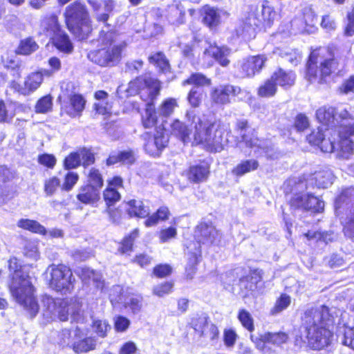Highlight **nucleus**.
Listing matches in <instances>:
<instances>
[{
  "label": "nucleus",
  "instance_id": "nucleus-7",
  "mask_svg": "<svg viewBox=\"0 0 354 354\" xmlns=\"http://www.w3.org/2000/svg\"><path fill=\"white\" fill-rule=\"evenodd\" d=\"M277 17V12L272 6L268 4V1L262 4L260 12L257 8H252L243 21V30L240 35L245 38L254 37L256 28L271 27Z\"/></svg>",
  "mask_w": 354,
  "mask_h": 354
},
{
  "label": "nucleus",
  "instance_id": "nucleus-62",
  "mask_svg": "<svg viewBox=\"0 0 354 354\" xmlns=\"http://www.w3.org/2000/svg\"><path fill=\"white\" fill-rule=\"evenodd\" d=\"M177 235L176 228L169 227L160 231L158 237L161 243H166L171 239H175Z\"/></svg>",
  "mask_w": 354,
  "mask_h": 354
},
{
  "label": "nucleus",
  "instance_id": "nucleus-63",
  "mask_svg": "<svg viewBox=\"0 0 354 354\" xmlns=\"http://www.w3.org/2000/svg\"><path fill=\"white\" fill-rule=\"evenodd\" d=\"M173 283L171 282H165L163 283L156 286L153 289V293L160 297L171 292Z\"/></svg>",
  "mask_w": 354,
  "mask_h": 354
},
{
  "label": "nucleus",
  "instance_id": "nucleus-64",
  "mask_svg": "<svg viewBox=\"0 0 354 354\" xmlns=\"http://www.w3.org/2000/svg\"><path fill=\"white\" fill-rule=\"evenodd\" d=\"M343 343L354 350V327L345 329Z\"/></svg>",
  "mask_w": 354,
  "mask_h": 354
},
{
  "label": "nucleus",
  "instance_id": "nucleus-44",
  "mask_svg": "<svg viewBox=\"0 0 354 354\" xmlns=\"http://www.w3.org/2000/svg\"><path fill=\"white\" fill-rule=\"evenodd\" d=\"M194 84L198 86H209L211 84V80L202 73H193L191 76L183 82V85Z\"/></svg>",
  "mask_w": 354,
  "mask_h": 354
},
{
  "label": "nucleus",
  "instance_id": "nucleus-24",
  "mask_svg": "<svg viewBox=\"0 0 354 354\" xmlns=\"http://www.w3.org/2000/svg\"><path fill=\"white\" fill-rule=\"evenodd\" d=\"M81 330L77 327L75 331V340L72 344V348L76 353H86L95 349L96 342L91 337L82 338Z\"/></svg>",
  "mask_w": 354,
  "mask_h": 354
},
{
  "label": "nucleus",
  "instance_id": "nucleus-39",
  "mask_svg": "<svg viewBox=\"0 0 354 354\" xmlns=\"http://www.w3.org/2000/svg\"><path fill=\"white\" fill-rule=\"evenodd\" d=\"M15 115V106L0 100V122H10Z\"/></svg>",
  "mask_w": 354,
  "mask_h": 354
},
{
  "label": "nucleus",
  "instance_id": "nucleus-21",
  "mask_svg": "<svg viewBox=\"0 0 354 354\" xmlns=\"http://www.w3.org/2000/svg\"><path fill=\"white\" fill-rule=\"evenodd\" d=\"M291 206L295 208L311 209L320 212L324 209V202L318 198L308 194H296L290 201Z\"/></svg>",
  "mask_w": 354,
  "mask_h": 354
},
{
  "label": "nucleus",
  "instance_id": "nucleus-4",
  "mask_svg": "<svg viewBox=\"0 0 354 354\" xmlns=\"http://www.w3.org/2000/svg\"><path fill=\"white\" fill-rule=\"evenodd\" d=\"M17 260L10 259L9 267L15 270L10 291L15 301L28 312L31 317H35L39 311V305L34 295V288L28 274L17 270Z\"/></svg>",
  "mask_w": 354,
  "mask_h": 354
},
{
  "label": "nucleus",
  "instance_id": "nucleus-55",
  "mask_svg": "<svg viewBox=\"0 0 354 354\" xmlns=\"http://www.w3.org/2000/svg\"><path fill=\"white\" fill-rule=\"evenodd\" d=\"M79 180V175L76 172L70 171L66 174L64 178V183L62 189L64 191L69 192L76 185Z\"/></svg>",
  "mask_w": 354,
  "mask_h": 354
},
{
  "label": "nucleus",
  "instance_id": "nucleus-37",
  "mask_svg": "<svg viewBox=\"0 0 354 354\" xmlns=\"http://www.w3.org/2000/svg\"><path fill=\"white\" fill-rule=\"evenodd\" d=\"M259 163L256 160H247L238 164L232 170V173L238 176L257 169Z\"/></svg>",
  "mask_w": 354,
  "mask_h": 354
},
{
  "label": "nucleus",
  "instance_id": "nucleus-17",
  "mask_svg": "<svg viewBox=\"0 0 354 354\" xmlns=\"http://www.w3.org/2000/svg\"><path fill=\"white\" fill-rule=\"evenodd\" d=\"M229 54L230 50L227 48L210 45L203 53V64L206 66H210L212 65L214 60H215L221 66H225L230 62L227 59Z\"/></svg>",
  "mask_w": 354,
  "mask_h": 354
},
{
  "label": "nucleus",
  "instance_id": "nucleus-58",
  "mask_svg": "<svg viewBox=\"0 0 354 354\" xmlns=\"http://www.w3.org/2000/svg\"><path fill=\"white\" fill-rule=\"evenodd\" d=\"M203 91L199 88H192L187 96L189 103L192 106L198 107L203 99Z\"/></svg>",
  "mask_w": 354,
  "mask_h": 354
},
{
  "label": "nucleus",
  "instance_id": "nucleus-34",
  "mask_svg": "<svg viewBox=\"0 0 354 354\" xmlns=\"http://www.w3.org/2000/svg\"><path fill=\"white\" fill-rule=\"evenodd\" d=\"M17 226L21 229L28 230L33 233L39 234H46L47 231L46 228L41 225L39 222L35 220L28 218H21L18 221Z\"/></svg>",
  "mask_w": 354,
  "mask_h": 354
},
{
  "label": "nucleus",
  "instance_id": "nucleus-16",
  "mask_svg": "<svg viewBox=\"0 0 354 354\" xmlns=\"http://www.w3.org/2000/svg\"><path fill=\"white\" fill-rule=\"evenodd\" d=\"M288 339V335L283 332H267L263 334H260L259 336H255L252 334L250 335V339L254 344L256 348L262 351L266 349L267 344L280 346L286 343Z\"/></svg>",
  "mask_w": 354,
  "mask_h": 354
},
{
  "label": "nucleus",
  "instance_id": "nucleus-54",
  "mask_svg": "<svg viewBox=\"0 0 354 354\" xmlns=\"http://www.w3.org/2000/svg\"><path fill=\"white\" fill-rule=\"evenodd\" d=\"M291 299L286 294H282L277 300L274 306L272 309V313L277 314L286 309L290 304Z\"/></svg>",
  "mask_w": 354,
  "mask_h": 354
},
{
  "label": "nucleus",
  "instance_id": "nucleus-6",
  "mask_svg": "<svg viewBox=\"0 0 354 354\" xmlns=\"http://www.w3.org/2000/svg\"><path fill=\"white\" fill-rule=\"evenodd\" d=\"M160 83L151 77H139L129 83L128 86H118L117 93L120 98L134 95L138 92L144 101L153 100L160 93Z\"/></svg>",
  "mask_w": 354,
  "mask_h": 354
},
{
  "label": "nucleus",
  "instance_id": "nucleus-20",
  "mask_svg": "<svg viewBox=\"0 0 354 354\" xmlns=\"http://www.w3.org/2000/svg\"><path fill=\"white\" fill-rule=\"evenodd\" d=\"M44 76L45 75L41 71L31 73L26 77L23 84L13 82L12 87L24 95H28L35 92L41 86Z\"/></svg>",
  "mask_w": 354,
  "mask_h": 354
},
{
  "label": "nucleus",
  "instance_id": "nucleus-36",
  "mask_svg": "<svg viewBox=\"0 0 354 354\" xmlns=\"http://www.w3.org/2000/svg\"><path fill=\"white\" fill-rule=\"evenodd\" d=\"M178 106L176 98L169 97L164 100L158 109L159 117L168 118L173 114L174 110Z\"/></svg>",
  "mask_w": 354,
  "mask_h": 354
},
{
  "label": "nucleus",
  "instance_id": "nucleus-29",
  "mask_svg": "<svg viewBox=\"0 0 354 354\" xmlns=\"http://www.w3.org/2000/svg\"><path fill=\"white\" fill-rule=\"evenodd\" d=\"M185 8L182 3H177L169 8L168 21L175 26L185 23Z\"/></svg>",
  "mask_w": 354,
  "mask_h": 354
},
{
  "label": "nucleus",
  "instance_id": "nucleus-2",
  "mask_svg": "<svg viewBox=\"0 0 354 354\" xmlns=\"http://www.w3.org/2000/svg\"><path fill=\"white\" fill-rule=\"evenodd\" d=\"M188 125L175 120L171 124V132L185 144L201 145L210 152H220L224 149L227 139L223 127L198 115L194 110L186 113Z\"/></svg>",
  "mask_w": 354,
  "mask_h": 354
},
{
  "label": "nucleus",
  "instance_id": "nucleus-9",
  "mask_svg": "<svg viewBox=\"0 0 354 354\" xmlns=\"http://www.w3.org/2000/svg\"><path fill=\"white\" fill-rule=\"evenodd\" d=\"M68 28L80 40L87 37L91 31L88 15L85 7L79 2L69 5L65 12Z\"/></svg>",
  "mask_w": 354,
  "mask_h": 354
},
{
  "label": "nucleus",
  "instance_id": "nucleus-35",
  "mask_svg": "<svg viewBox=\"0 0 354 354\" xmlns=\"http://www.w3.org/2000/svg\"><path fill=\"white\" fill-rule=\"evenodd\" d=\"M39 48L37 43L32 38L27 37L20 41L16 53L19 55H29Z\"/></svg>",
  "mask_w": 354,
  "mask_h": 354
},
{
  "label": "nucleus",
  "instance_id": "nucleus-18",
  "mask_svg": "<svg viewBox=\"0 0 354 354\" xmlns=\"http://www.w3.org/2000/svg\"><path fill=\"white\" fill-rule=\"evenodd\" d=\"M352 203V210L347 216V221L344 226L345 234L353 236L354 234V187L347 188L337 198L335 204L337 207H341L344 203Z\"/></svg>",
  "mask_w": 354,
  "mask_h": 354
},
{
  "label": "nucleus",
  "instance_id": "nucleus-46",
  "mask_svg": "<svg viewBox=\"0 0 354 354\" xmlns=\"http://www.w3.org/2000/svg\"><path fill=\"white\" fill-rule=\"evenodd\" d=\"M151 64L157 66L162 73H167L169 69L168 62L165 55L161 53H157L149 57Z\"/></svg>",
  "mask_w": 354,
  "mask_h": 354
},
{
  "label": "nucleus",
  "instance_id": "nucleus-52",
  "mask_svg": "<svg viewBox=\"0 0 354 354\" xmlns=\"http://www.w3.org/2000/svg\"><path fill=\"white\" fill-rule=\"evenodd\" d=\"M316 15L313 11L309 10L306 12L304 14L306 26L301 31L308 34L314 32L315 30V25L316 24Z\"/></svg>",
  "mask_w": 354,
  "mask_h": 354
},
{
  "label": "nucleus",
  "instance_id": "nucleus-60",
  "mask_svg": "<svg viewBox=\"0 0 354 354\" xmlns=\"http://www.w3.org/2000/svg\"><path fill=\"white\" fill-rule=\"evenodd\" d=\"M48 66H50V70L44 69V70L41 71V72H43V73L45 76L50 77L53 73L59 71L61 69V66H62L61 61L59 58H57L56 57H50L48 59Z\"/></svg>",
  "mask_w": 354,
  "mask_h": 354
},
{
  "label": "nucleus",
  "instance_id": "nucleus-3",
  "mask_svg": "<svg viewBox=\"0 0 354 354\" xmlns=\"http://www.w3.org/2000/svg\"><path fill=\"white\" fill-rule=\"evenodd\" d=\"M331 315L327 306L322 305L306 309L302 317L306 337L310 347L322 349L330 344L332 333L328 328Z\"/></svg>",
  "mask_w": 354,
  "mask_h": 354
},
{
  "label": "nucleus",
  "instance_id": "nucleus-8",
  "mask_svg": "<svg viewBox=\"0 0 354 354\" xmlns=\"http://www.w3.org/2000/svg\"><path fill=\"white\" fill-rule=\"evenodd\" d=\"M124 46V43L113 39L112 32H108L102 39L100 48L90 52L88 57L92 62L102 66L113 65L119 61Z\"/></svg>",
  "mask_w": 354,
  "mask_h": 354
},
{
  "label": "nucleus",
  "instance_id": "nucleus-14",
  "mask_svg": "<svg viewBox=\"0 0 354 354\" xmlns=\"http://www.w3.org/2000/svg\"><path fill=\"white\" fill-rule=\"evenodd\" d=\"M267 61V57L262 55L249 57L239 62L236 66V74L239 77H251L259 73Z\"/></svg>",
  "mask_w": 354,
  "mask_h": 354
},
{
  "label": "nucleus",
  "instance_id": "nucleus-10",
  "mask_svg": "<svg viewBox=\"0 0 354 354\" xmlns=\"http://www.w3.org/2000/svg\"><path fill=\"white\" fill-rule=\"evenodd\" d=\"M39 34L49 37L53 45L63 53H70L73 49L68 35L61 30L57 17L54 15L41 19Z\"/></svg>",
  "mask_w": 354,
  "mask_h": 354
},
{
  "label": "nucleus",
  "instance_id": "nucleus-59",
  "mask_svg": "<svg viewBox=\"0 0 354 354\" xmlns=\"http://www.w3.org/2000/svg\"><path fill=\"white\" fill-rule=\"evenodd\" d=\"M59 186V179L56 176L50 177L45 180L44 192L48 196H52Z\"/></svg>",
  "mask_w": 354,
  "mask_h": 354
},
{
  "label": "nucleus",
  "instance_id": "nucleus-13",
  "mask_svg": "<svg viewBox=\"0 0 354 354\" xmlns=\"http://www.w3.org/2000/svg\"><path fill=\"white\" fill-rule=\"evenodd\" d=\"M334 176L331 171L323 170L313 174L310 179H299L296 181L295 179H290L287 183L289 185H294L293 191L299 192L307 189L308 184H313V180H315V185L320 188H327L332 185Z\"/></svg>",
  "mask_w": 354,
  "mask_h": 354
},
{
  "label": "nucleus",
  "instance_id": "nucleus-43",
  "mask_svg": "<svg viewBox=\"0 0 354 354\" xmlns=\"http://www.w3.org/2000/svg\"><path fill=\"white\" fill-rule=\"evenodd\" d=\"M237 318L243 328L250 333L254 331V319L248 310L243 308L240 309L237 314Z\"/></svg>",
  "mask_w": 354,
  "mask_h": 354
},
{
  "label": "nucleus",
  "instance_id": "nucleus-40",
  "mask_svg": "<svg viewBox=\"0 0 354 354\" xmlns=\"http://www.w3.org/2000/svg\"><path fill=\"white\" fill-rule=\"evenodd\" d=\"M87 184L100 191L104 185L102 176L100 171L94 167L89 169L87 174Z\"/></svg>",
  "mask_w": 354,
  "mask_h": 354
},
{
  "label": "nucleus",
  "instance_id": "nucleus-15",
  "mask_svg": "<svg viewBox=\"0 0 354 354\" xmlns=\"http://www.w3.org/2000/svg\"><path fill=\"white\" fill-rule=\"evenodd\" d=\"M145 151L151 156H158L167 146L168 138L162 131H158L151 136L149 133L143 135Z\"/></svg>",
  "mask_w": 354,
  "mask_h": 354
},
{
  "label": "nucleus",
  "instance_id": "nucleus-28",
  "mask_svg": "<svg viewBox=\"0 0 354 354\" xmlns=\"http://www.w3.org/2000/svg\"><path fill=\"white\" fill-rule=\"evenodd\" d=\"M153 100L147 101L146 108L145 113L142 116V122L145 128H151L154 127L158 121L159 117L158 111L155 109V106Z\"/></svg>",
  "mask_w": 354,
  "mask_h": 354
},
{
  "label": "nucleus",
  "instance_id": "nucleus-56",
  "mask_svg": "<svg viewBox=\"0 0 354 354\" xmlns=\"http://www.w3.org/2000/svg\"><path fill=\"white\" fill-rule=\"evenodd\" d=\"M104 198L108 205H112L120 199V194L113 187H107L104 191Z\"/></svg>",
  "mask_w": 354,
  "mask_h": 354
},
{
  "label": "nucleus",
  "instance_id": "nucleus-23",
  "mask_svg": "<svg viewBox=\"0 0 354 354\" xmlns=\"http://www.w3.org/2000/svg\"><path fill=\"white\" fill-rule=\"evenodd\" d=\"M77 199L85 205H94L100 199V191L91 185H84L79 187Z\"/></svg>",
  "mask_w": 354,
  "mask_h": 354
},
{
  "label": "nucleus",
  "instance_id": "nucleus-30",
  "mask_svg": "<svg viewBox=\"0 0 354 354\" xmlns=\"http://www.w3.org/2000/svg\"><path fill=\"white\" fill-rule=\"evenodd\" d=\"M209 167L207 165H194L189 167L187 178L194 183L205 180L209 175Z\"/></svg>",
  "mask_w": 354,
  "mask_h": 354
},
{
  "label": "nucleus",
  "instance_id": "nucleus-1",
  "mask_svg": "<svg viewBox=\"0 0 354 354\" xmlns=\"http://www.w3.org/2000/svg\"><path fill=\"white\" fill-rule=\"evenodd\" d=\"M316 115L322 125L307 136L309 143L319 146L323 152L337 151L339 158H350L354 151V145L350 140V136L354 135L353 118L344 110L339 113V125L333 126L335 109L331 106L319 108Z\"/></svg>",
  "mask_w": 354,
  "mask_h": 354
},
{
  "label": "nucleus",
  "instance_id": "nucleus-25",
  "mask_svg": "<svg viewBox=\"0 0 354 354\" xmlns=\"http://www.w3.org/2000/svg\"><path fill=\"white\" fill-rule=\"evenodd\" d=\"M271 77L276 85L287 88L294 85L296 75L292 71L279 68L273 73Z\"/></svg>",
  "mask_w": 354,
  "mask_h": 354
},
{
  "label": "nucleus",
  "instance_id": "nucleus-26",
  "mask_svg": "<svg viewBox=\"0 0 354 354\" xmlns=\"http://www.w3.org/2000/svg\"><path fill=\"white\" fill-rule=\"evenodd\" d=\"M88 3L97 12V18L100 21H105L108 19V13L113 9V2L111 0H88Z\"/></svg>",
  "mask_w": 354,
  "mask_h": 354
},
{
  "label": "nucleus",
  "instance_id": "nucleus-45",
  "mask_svg": "<svg viewBox=\"0 0 354 354\" xmlns=\"http://www.w3.org/2000/svg\"><path fill=\"white\" fill-rule=\"evenodd\" d=\"M203 21L209 27L217 26L220 22V15L218 10L210 7L205 8Z\"/></svg>",
  "mask_w": 354,
  "mask_h": 354
},
{
  "label": "nucleus",
  "instance_id": "nucleus-12",
  "mask_svg": "<svg viewBox=\"0 0 354 354\" xmlns=\"http://www.w3.org/2000/svg\"><path fill=\"white\" fill-rule=\"evenodd\" d=\"M50 275V288L64 293L70 292L73 288L74 278L71 269L64 264H52L46 270Z\"/></svg>",
  "mask_w": 354,
  "mask_h": 354
},
{
  "label": "nucleus",
  "instance_id": "nucleus-50",
  "mask_svg": "<svg viewBox=\"0 0 354 354\" xmlns=\"http://www.w3.org/2000/svg\"><path fill=\"white\" fill-rule=\"evenodd\" d=\"M2 62L5 67L15 71L17 76H21V64L15 56L6 54L2 57Z\"/></svg>",
  "mask_w": 354,
  "mask_h": 354
},
{
  "label": "nucleus",
  "instance_id": "nucleus-31",
  "mask_svg": "<svg viewBox=\"0 0 354 354\" xmlns=\"http://www.w3.org/2000/svg\"><path fill=\"white\" fill-rule=\"evenodd\" d=\"M95 98L98 101L94 104L96 111L102 115L109 113L111 105L107 102V93L104 91H97L95 93Z\"/></svg>",
  "mask_w": 354,
  "mask_h": 354
},
{
  "label": "nucleus",
  "instance_id": "nucleus-53",
  "mask_svg": "<svg viewBox=\"0 0 354 354\" xmlns=\"http://www.w3.org/2000/svg\"><path fill=\"white\" fill-rule=\"evenodd\" d=\"M81 164L80 149L71 153L64 160V167L67 169H75Z\"/></svg>",
  "mask_w": 354,
  "mask_h": 354
},
{
  "label": "nucleus",
  "instance_id": "nucleus-5",
  "mask_svg": "<svg viewBox=\"0 0 354 354\" xmlns=\"http://www.w3.org/2000/svg\"><path fill=\"white\" fill-rule=\"evenodd\" d=\"M42 303L47 315L57 317L62 322H66L71 316V322H83L84 317L81 310L82 304L76 299H53L50 296L43 297Z\"/></svg>",
  "mask_w": 354,
  "mask_h": 354
},
{
  "label": "nucleus",
  "instance_id": "nucleus-48",
  "mask_svg": "<svg viewBox=\"0 0 354 354\" xmlns=\"http://www.w3.org/2000/svg\"><path fill=\"white\" fill-rule=\"evenodd\" d=\"M53 98L50 95H45L40 98L35 106V111L39 113H46L52 110Z\"/></svg>",
  "mask_w": 354,
  "mask_h": 354
},
{
  "label": "nucleus",
  "instance_id": "nucleus-42",
  "mask_svg": "<svg viewBox=\"0 0 354 354\" xmlns=\"http://www.w3.org/2000/svg\"><path fill=\"white\" fill-rule=\"evenodd\" d=\"M197 232L207 241L213 243L218 235V231L212 225L201 223L197 227Z\"/></svg>",
  "mask_w": 354,
  "mask_h": 354
},
{
  "label": "nucleus",
  "instance_id": "nucleus-41",
  "mask_svg": "<svg viewBox=\"0 0 354 354\" xmlns=\"http://www.w3.org/2000/svg\"><path fill=\"white\" fill-rule=\"evenodd\" d=\"M169 209L166 207H162L158 209L156 213L150 216L145 221L146 227H151L156 225L160 221H165L168 218Z\"/></svg>",
  "mask_w": 354,
  "mask_h": 354
},
{
  "label": "nucleus",
  "instance_id": "nucleus-51",
  "mask_svg": "<svg viewBox=\"0 0 354 354\" xmlns=\"http://www.w3.org/2000/svg\"><path fill=\"white\" fill-rule=\"evenodd\" d=\"M138 230L135 229L128 236L125 237L120 248V251L122 254H126L132 250L133 243L138 236Z\"/></svg>",
  "mask_w": 354,
  "mask_h": 354
},
{
  "label": "nucleus",
  "instance_id": "nucleus-38",
  "mask_svg": "<svg viewBox=\"0 0 354 354\" xmlns=\"http://www.w3.org/2000/svg\"><path fill=\"white\" fill-rule=\"evenodd\" d=\"M277 91V85L270 77L259 87L257 95L261 97H271L276 94Z\"/></svg>",
  "mask_w": 354,
  "mask_h": 354
},
{
  "label": "nucleus",
  "instance_id": "nucleus-49",
  "mask_svg": "<svg viewBox=\"0 0 354 354\" xmlns=\"http://www.w3.org/2000/svg\"><path fill=\"white\" fill-rule=\"evenodd\" d=\"M24 254L31 260L37 261L39 258L37 244L34 241H26Z\"/></svg>",
  "mask_w": 354,
  "mask_h": 354
},
{
  "label": "nucleus",
  "instance_id": "nucleus-32",
  "mask_svg": "<svg viewBox=\"0 0 354 354\" xmlns=\"http://www.w3.org/2000/svg\"><path fill=\"white\" fill-rule=\"evenodd\" d=\"M86 101L80 95H73L70 99V105L67 107L66 113L71 117L79 115L84 110Z\"/></svg>",
  "mask_w": 354,
  "mask_h": 354
},
{
  "label": "nucleus",
  "instance_id": "nucleus-57",
  "mask_svg": "<svg viewBox=\"0 0 354 354\" xmlns=\"http://www.w3.org/2000/svg\"><path fill=\"white\" fill-rule=\"evenodd\" d=\"M93 329L99 337H104L111 329V326L105 320L97 319L93 323Z\"/></svg>",
  "mask_w": 354,
  "mask_h": 354
},
{
  "label": "nucleus",
  "instance_id": "nucleus-61",
  "mask_svg": "<svg viewBox=\"0 0 354 354\" xmlns=\"http://www.w3.org/2000/svg\"><path fill=\"white\" fill-rule=\"evenodd\" d=\"M238 338V335L232 328L225 329L223 332V341L225 345L228 348H232L235 344Z\"/></svg>",
  "mask_w": 354,
  "mask_h": 354
},
{
  "label": "nucleus",
  "instance_id": "nucleus-47",
  "mask_svg": "<svg viewBox=\"0 0 354 354\" xmlns=\"http://www.w3.org/2000/svg\"><path fill=\"white\" fill-rule=\"evenodd\" d=\"M274 53L282 57H286L293 65H297L301 60V54L298 50H282L277 48L274 50Z\"/></svg>",
  "mask_w": 354,
  "mask_h": 354
},
{
  "label": "nucleus",
  "instance_id": "nucleus-33",
  "mask_svg": "<svg viewBox=\"0 0 354 354\" xmlns=\"http://www.w3.org/2000/svg\"><path fill=\"white\" fill-rule=\"evenodd\" d=\"M127 206V211L131 216L144 218L149 214L148 207L144 206L140 201H129Z\"/></svg>",
  "mask_w": 354,
  "mask_h": 354
},
{
  "label": "nucleus",
  "instance_id": "nucleus-22",
  "mask_svg": "<svg viewBox=\"0 0 354 354\" xmlns=\"http://www.w3.org/2000/svg\"><path fill=\"white\" fill-rule=\"evenodd\" d=\"M192 325L200 336L207 337L212 341L218 339L219 337L218 327L214 324L208 322L205 317H199L193 321Z\"/></svg>",
  "mask_w": 354,
  "mask_h": 354
},
{
  "label": "nucleus",
  "instance_id": "nucleus-19",
  "mask_svg": "<svg viewBox=\"0 0 354 354\" xmlns=\"http://www.w3.org/2000/svg\"><path fill=\"white\" fill-rule=\"evenodd\" d=\"M246 93L238 86L232 85H221L213 88L210 93L212 101L219 105H223L230 103V96H239V95Z\"/></svg>",
  "mask_w": 354,
  "mask_h": 354
},
{
  "label": "nucleus",
  "instance_id": "nucleus-27",
  "mask_svg": "<svg viewBox=\"0 0 354 354\" xmlns=\"http://www.w3.org/2000/svg\"><path fill=\"white\" fill-rule=\"evenodd\" d=\"M82 281L88 285H93L97 289H102L104 281L102 280V275L89 268H82L80 273Z\"/></svg>",
  "mask_w": 354,
  "mask_h": 354
},
{
  "label": "nucleus",
  "instance_id": "nucleus-11",
  "mask_svg": "<svg viewBox=\"0 0 354 354\" xmlns=\"http://www.w3.org/2000/svg\"><path fill=\"white\" fill-rule=\"evenodd\" d=\"M336 61L326 57L322 53H311L307 65L306 78L310 82H322L324 77L329 75L336 68Z\"/></svg>",
  "mask_w": 354,
  "mask_h": 354
}]
</instances>
